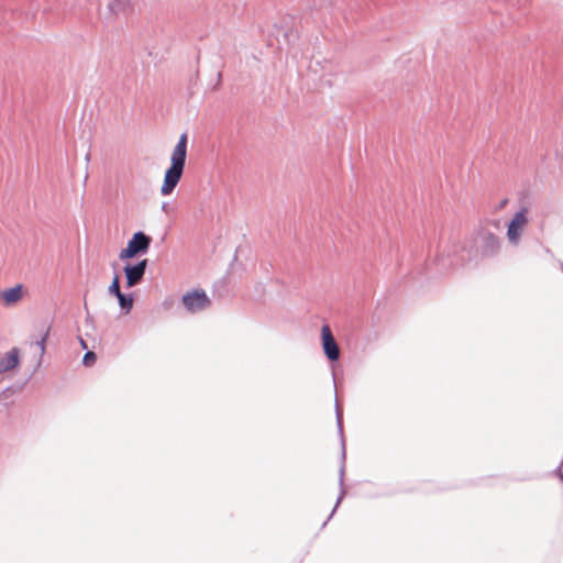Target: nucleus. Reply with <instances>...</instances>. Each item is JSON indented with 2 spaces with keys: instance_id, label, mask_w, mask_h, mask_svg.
<instances>
[{
  "instance_id": "1",
  "label": "nucleus",
  "mask_w": 563,
  "mask_h": 563,
  "mask_svg": "<svg viewBox=\"0 0 563 563\" xmlns=\"http://www.w3.org/2000/svg\"><path fill=\"white\" fill-rule=\"evenodd\" d=\"M187 143L188 136L186 133H183L172 151L170 166L166 169L164 175L163 185L161 187V194L163 196H169L183 176L187 157Z\"/></svg>"
},
{
  "instance_id": "2",
  "label": "nucleus",
  "mask_w": 563,
  "mask_h": 563,
  "mask_svg": "<svg viewBox=\"0 0 563 563\" xmlns=\"http://www.w3.org/2000/svg\"><path fill=\"white\" fill-rule=\"evenodd\" d=\"M529 208L522 207L514 214L512 219L510 220L507 228V239L511 244H519L521 235L529 223Z\"/></svg>"
},
{
  "instance_id": "3",
  "label": "nucleus",
  "mask_w": 563,
  "mask_h": 563,
  "mask_svg": "<svg viewBox=\"0 0 563 563\" xmlns=\"http://www.w3.org/2000/svg\"><path fill=\"white\" fill-rule=\"evenodd\" d=\"M151 242L152 239L144 232L139 231L134 233L131 240H129L126 247L121 250L119 254L120 260H130L139 254H145L150 249Z\"/></svg>"
},
{
  "instance_id": "4",
  "label": "nucleus",
  "mask_w": 563,
  "mask_h": 563,
  "mask_svg": "<svg viewBox=\"0 0 563 563\" xmlns=\"http://www.w3.org/2000/svg\"><path fill=\"white\" fill-rule=\"evenodd\" d=\"M183 303L189 312L195 313L207 309L210 306V299L205 291L194 290L183 297Z\"/></svg>"
},
{
  "instance_id": "5",
  "label": "nucleus",
  "mask_w": 563,
  "mask_h": 563,
  "mask_svg": "<svg viewBox=\"0 0 563 563\" xmlns=\"http://www.w3.org/2000/svg\"><path fill=\"white\" fill-rule=\"evenodd\" d=\"M322 347L324 354L330 361H336L340 357V349L328 324L321 328Z\"/></svg>"
},
{
  "instance_id": "6",
  "label": "nucleus",
  "mask_w": 563,
  "mask_h": 563,
  "mask_svg": "<svg viewBox=\"0 0 563 563\" xmlns=\"http://www.w3.org/2000/svg\"><path fill=\"white\" fill-rule=\"evenodd\" d=\"M147 267V260H142L137 264H126L123 268L126 277V286L134 287L141 283Z\"/></svg>"
},
{
  "instance_id": "7",
  "label": "nucleus",
  "mask_w": 563,
  "mask_h": 563,
  "mask_svg": "<svg viewBox=\"0 0 563 563\" xmlns=\"http://www.w3.org/2000/svg\"><path fill=\"white\" fill-rule=\"evenodd\" d=\"M19 363V350L13 347L0 357V374L14 369Z\"/></svg>"
},
{
  "instance_id": "8",
  "label": "nucleus",
  "mask_w": 563,
  "mask_h": 563,
  "mask_svg": "<svg viewBox=\"0 0 563 563\" xmlns=\"http://www.w3.org/2000/svg\"><path fill=\"white\" fill-rule=\"evenodd\" d=\"M22 298V285L0 291V301L5 306H13Z\"/></svg>"
},
{
  "instance_id": "9",
  "label": "nucleus",
  "mask_w": 563,
  "mask_h": 563,
  "mask_svg": "<svg viewBox=\"0 0 563 563\" xmlns=\"http://www.w3.org/2000/svg\"><path fill=\"white\" fill-rule=\"evenodd\" d=\"M481 240L483 242V252L485 254H493L499 247V239L495 234L490 232H483L481 234Z\"/></svg>"
},
{
  "instance_id": "10",
  "label": "nucleus",
  "mask_w": 563,
  "mask_h": 563,
  "mask_svg": "<svg viewBox=\"0 0 563 563\" xmlns=\"http://www.w3.org/2000/svg\"><path fill=\"white\" fill-rule=\"evenodd\" d=\"M119 305L121 309L125 310V312H130L133 307V298L132 296H126L124 294H120L118 297Z\"/></svg>"
},
{
  "instance_id": "11",
  "label": "nucleus",
  "mask_w": 563,
  "mask_h": 563,
  "mask_svg": "<svg viewBox=\"0 0 563 563\" xmlns=\"http://www.w3.org/2000/svg\"><path fill=\"white\" fill-rule=\"evenodd\" d=\"M128 5V0H112L109 3V9L115 13L123 11Z\"/></svg>"
},
{
  "instance_id": "12",
  "label": "nucleus",
  "mask_w": 563,
  "mask_h": 563,
  "mask_svg": "<svg viewBox=\"0 0 563 563\" xmlns=\"http://www.w3.org/2000/svg\"><path fill=\"white\" fill-rule=\"evenodd\" d=\"M108 291H109L110 295H113L115 297H118L120 294H122L121 290H120V284H119V276L118 275L114 276L111 285L108 288Z\"/></svg>"
},
{
  "instance_id": "13",
  "label": "nucleus",
  "mask_w": 563,
  "mask_h": 563,
  "mask_svg": "<svg viewBox=\"0 0 563 563\" xmlns=\"http://www.w3.org/2000/svg\"><path fill=\"white\" fill-rule=\"evenodd\" d=\"M96 358H97L96 354H95L93 352H91V351H88V352L84 355V360H82V362H84V364H85L86 366H90V365H92V364L96 362Z\"/></svg>"
},
{
  "instance_id": "14",
  "label": "nucleus",
  "mask_w": 563,
  "mask_h": 563,
  "mask_svg": "<svg viewBox=\"0 0 563 563\" xmlns=\"http://www.w3.org/2000/svg\"><path fill=\"white\" fill-rule=\"evenodd\" d=\"M48 333H49V329H47L45 331L44 335L41 338V340L36 342V344L40 347L41 354H44V352H45V342L48 336Z\"/></svg>"
},
{
  "instance_id": "15",
  "label": "nucleus",
  "mask_w": 563,
  "mask_h": 563,
  "mask_svg": "<svg viewBox=\"0 0 563 563\" xmlns=\"http://www.w3.org/2000/svg\"><path fill=\"white\" fill-rule=\"evenodd\" d=\"M336 420H338V427H339V431L340 433L343 432V428H342V415L339 410H336Z\"/></svg>"
},
{
  "instance_id": "16",
  "label": "nucleus",
  "mask_w": 563,
  "mask_h": 563,
  "mask_svg": "<svg viewBox=\"0 0 563 563\" xmlns=\"http://www.w3.org/2000/svg\"><path fill=\"white\" fill-rule=\"evenodd\" d=\"M343 475H344V466L340 470V485L343 486Z\"/></svg>"
},
{
  "instance_id": "17",
  "label": "nucleus",
  "mask_w": 563,
  "mask_h": 563,
  "mask_svg": "<svg viewBox=\"0 0 563 563\" xmlns=\"http://www.w3.org/2000/svg\"><path fill=\"white\" fill-rule=\"evenodd\" d=\"M344 494H345V492H344V489H342V490H341V494H340V496H339V498H338V500H336L335 508H336V507L339 506V504L341 503V500H342V498H343Z\"/></svg>"
},
{
  "instance_id": "18",
  "label": "nucleus",
  "mask_w": 563,
  "mask_h": 563,
  "mask_svg": "<svg viewBox=\"0 0 563 563\" xmlns=\"http://www.w3.org/2000/svg\"><path fill=\"white\" fill-rule=\"evenodd\" d=\"M79 342H80V345H81L82 349H87V343H86V341L84 339L80 338Z\"/></svg>"
},
{
  "instance_id": "19",
  "label": "nucleus",
  "mask_w": 563,
  "mask_h": 563,
  "mask_svg": "<svg viewBox=\"0 0 563 563\" xmlns=\"http://www.w3.org/2000/svg\"><path fill=\"white\" fill-rule=\"evenodd\" d=\"M342 445L344 446V441H342ZM342 455H343V457H345V450L344 449H343Z\"/></svg>"
}]
</instances>
